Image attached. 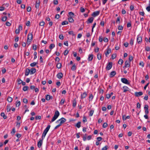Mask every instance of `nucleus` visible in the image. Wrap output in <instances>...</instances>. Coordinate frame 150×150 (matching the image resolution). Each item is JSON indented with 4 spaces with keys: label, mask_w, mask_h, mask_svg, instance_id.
Returning <instances> with one entry per match:
<instances>
[{
    "label": "nucleus",
    "mask_w": 150,
    "mask_h": 150,
    "mask_svg": "<svg viewBox=\"0 0 150 150\" xmlns=\"http://www.w3.org/2000/svg\"><path fill=\"white\" fill-rule=\"evenodd\" d=\"M130 62L129 61H126L125 62V66L123 67H129L130 66L129 64Z\"/></svg>",
    "instance_id": "dca6fc26"
},
{
    "label": "nucleus",
    "mask_w": 150,
    "mask_h": 150,
    "mask_svg": "<svg viewBox=\"0 0 150 150\" xmlns=\"http://www.w3.org/2000/svg\"><path fill=\"white\" fill-rule=\"evenodd\" d=\"M135 96L136 97H139L143 95V93L142 92H135L134 94Z\"/></svg>",
    "instance_id": "9d476101"
},
{
    "label": "nucleus",
    "mask_w": 150,
    "mask_h": 150,
    "mask_svg": "<svg viewBox=\"0 0 150 150\" xmlns=\"http://www.w3.org/2000/svg\"><path fill=\"white\" fill-rule=\"evenodd\" d=\"M63 75L62 73H59L57 75V76L59 79H61L63 77Z\"/></svg>",
    "instance_id": "f8f14e48"
},
{
    "label": "nucleus",
    "mask_w": 150,
    "mask_h": 150,
    "mask_svg": "<svg viewBox=\"0 0 150 150\" xmlns=\"http://www.w3.org/2000/svg\"><path fill=\"white\" fill-rule=\"evenodd\" d=\"M76 69V65L74 64L71 67V69L73 71H74Z\"/></svg>",
    "instance_id": "f704fd0d"
},
{
    "label": "nucleus",
    "mask_w": 150,
    "mask_h": 150,
    "mask_svg": "<svg viewBox=\"0 0 150 150\" xmlns=\"http://www.w3.org/2000/svg\"><path fill=\"white\" fill-rule=\"evenodd\" d=\"M68 33L70 35H72L73 36H75V35L73 31H69L68 32Z\"/></svg>",
    "instance_id": "2f4dec72"
},
{
    "label": "nucleus",
    "mask_w": 150,
    "mask_h": 150,
    "mask_svg": "<svg viewBox=\"0 0 150 150\" xmlns=\"http://www.w3.org/2000/svg\"><path fill=\"white\" fill-rule=\"evenodd\" d=\"M131 26V23L130 22L129 23H128L127 24V28H129Z\"/></svg>",
    "instance_id": "69168bd1"
},
{
    "label": "nucleus",
    "mask_w": 150,
    "mask_h": 150,
    "mask_svg": "<svg viewBox=\"0 0 150 150\" xmlns=\"http://www.w3.org/2000/svg\"><path fill=\"white\" fill-rule=\"evenodd\" d=\"M65 101L64 98H62L60 101V104L61 105H62L64 103Z\"/></svg>",
    "instance_id": "473e14b6"
},
{
    "label": "nucleus",
    "mask_w": 150,
    "mask_h": 150,
    "mask_svg": "<svg viewBox=\"0 0 150 150\" xmlns=\"http://www.w3.org/2000/svg\"><path fill=\"white\" fill-rule=\"evenodd\" d=\"M52 98V96H51L50 95H47L45 97V99L47 100H49L50 99Z\"/></svg>",
    "instance_id": "412c9836"
},
{
    "label": "nucleus",
    "mask_w": 150,
    "mask_h": 150,
    "mask_svg": "<svg viewBox=\"0 0 150 150\" xmlns=\"http://www.w3.org/2000/svg\"><path fill=\"white\" fill-rule=\"evenodd\" d=\"M1 115L5 119L7 118V116L5 115L4 112H1Z\"/></svg>",
    "instance_id": "bb28decb"
},
{
    "label": "nucleus",
    "mask_w": 150,
    "mask_h": 150,
    "mask_svg": "<svg viewBox=\"0 0 150 150\" xmlns=\"http://www.w3.org/2000/svg\"><path fill=\"white\" fill-rule=\"evenodd\" d=\"M17 103L16 105V107L19 106L21 104V102L20 101H17L16 102Z\"/></svg>",
    "instance_id": "6e6d98bb"
},
{
    "label": "nucleus",
    "mask_w": 150,
    "mask_h": 150,
    "mask_svg": "<svg viewBox=\"0 0 150 150\" xmlns=\"http://www.w3.org/2000/svg\"><path fill=\"white\" fill-rule=\"evenodd\" d=\"M23 101L24 103L27 104L28 103V101L27 99L24 98L23 99Z\"/></svg>",
    "instance_id": "79ce46f5"
},
{
    "label": "nucleus",
    "mask_w": 150,
    "mask_h": 150,
    "mask_svg": "<svg viewBox=\"0 0 150 150\" xmlns=\"http://www.w3.org/2000/svg\"><path fill=\"white\" fill-rule=\"evenodd\" d=\"M108 126V124L106 123H104L103 125V128H106Z\"/></svg>",
    "instance_id": "5fc2aeb1"
},
{
    "label": "nucleus",
    "mask_w": 150,
    "mask_h": 150,
    "mask_svg": "<svg viewBox=\"0 0 150 150\" xmlns=\"http://www.w3.org/2000/svg\"><path fill=\"white\" fill-rule=\"evenodd\" d=\"M142 41V37L140 35L137 36V41L138 43L140 44L141 43Z\"/></svg>",
    "instance_id": "423d86ee"
},
{
    "label": "nucleus",
    "mask_w": 150,
    "mask_h": 150,
    "mask_svg": "<svg viewBox=\"0 0 150 150\" xmlns=\"http://www.w3.org/2000/svg\"><path fill=\"white\" fill-rule=\"evenodd\" d=\"M123 92H126L129 91V88L126 86H124L123 87Z\"/></svg>",
    "instance_id": "aec40b11"
},
{
    "label": "nucleus",
    "mask_w": 150,
    "mask_h": 150,
    "mask_svg": "<svg viewBox=\"0 0 150 150\" xmlns=\"http://www.w3.org/2000/svg\"><path fill=\"white\" fill-rule=\"evenodd\" d=\"M108 147V146H106L102 148L101 150H107Z\"/></svg>",
    "instance_id": "864d4df0"
},
{
    "label": "nucleus",
    "mask_w": 150,
    "mask_h": 150,
    "mask_svg": "<svg viewBox=\"0 0 150 150\" xmlns=\"http://www.w3.org/2000/svg\"><path fill=\"white\" fill-rule=\"evenodd\" d=\"M97 57L98 59H100L101 58V54H100L98 53L97 55Z\"/></svg>",
    "instance_id": "4c0bfd02"
},
{
    "label": "nucleus",
    "mask_w": 150,
    "mask_h": 150,
    "mask_svg": "<svg viewBox=\"0 0 150 150\" xmlns=\"http://www.w3.org/2000/svg\"><path fill=\"white\" fill-rule=\"evenodd\" d=\"M116 57V54H113L112 55L111 58L112 59H114Z\"/></svg>",
    "instance_id": "37998d69"
},
{
    "label": "nucleus",
    "mask_w": 150,
    "mask_h": 150,
    "mask_svg": "<svg viewBox=\"0 0 150 150\" xmlns=\"http://www.w3.org/2000/svg\"><path fill=\"white\" fill-rule=\"evenodd\" d=\"M94 18L93 17H91L90 18H89L88 19L87 21H86V23L87 24H89L90 23H91L93 22V20Z\"/></svg>",
    "instance_id": "1a4fd4ad"
},
{
    "label": "nucleus",
    "mask_w": 150,
    "mask_h": 150,
    "mask_svg": "<svg viewBox=\"0 0 150 150\" xmlns=\"http://www.w3.org/2000/svg\"><path fill=\"white\" fill-rule=\"evenodd\" d=\"M43 139H41L40 140V141L38 142V148H40L42 146V142Z\"/></svg>",
    "instance_id": "6e6552de"
},
{
    "label": "nucleus",
    "mask_w": 150,
    "mask_h": 150,
    "mask_svg": "<svg viewBox=\"0 0 150 150\" xmlns=\"http://www.w3.org/2000/svg\"><path fill=\"white\" fill-rule=\"evenodd\" d=\"M87 121V120L86 119V117L85 116L83 115V119L82 122L83 123H85V122Z\"/></svg>",
    "instance_id": "c85d7f7f"
},
{
    "label": "nucleus",
    "mask_w": 150,
    "mask_h": 150,
    "mask_svg": "<svg viewBox=\"0 0 150 150\" xmlns=\"http://www.w3.org/2000/svg\"><path fill=\"white\" fill-rule=\"evenodd\" d=\"M100 12V11H95L91 15L93 17H95L96 16H98V15H99Z\"/></svg>",
    "instance_id": "0eeeda50"
},
{
    "label": "nucleus",
    "mask_w": 150,
    "mask_h": 150,
    "mask_svg": "<svg viewBox=\"0 0 150 150\" xmlns=\"http://www.w3.org/2000/svg\"><path fill=\"white\" fill-rule=\"evenodd\" d=\"M81 122H79L77 123L75 126L79 128L81 127Z\"/></svg>",
    "instance_id": "393cba45"
},
{
    "label": "nucleus",
    "mask_w": 150,
    "mask_h": 150,
    "mask_svg": "<svg viewBox=\"0 0 150 150\" xmlns=\"http://www.w3.org/2000/svg\"><path fill=\"white\" fill-rule=\"evenodd\" d=\"M116 74V72L115 71H112L110 74V78L113 77Z\"/></svg>",
    "instance_id": "ddd939ff"
},
{
    "label": "nucleus",
    "mask_w": 150,
    "mask_h": 150,
    "mask_svg": "<svg viewBox=\"0 0 150 150\" xmlns=\"http://www.w3.org/2000/svg\"><path fill=\"white\" fill-rule=\"evenodd\" d=\"M94 112V111L93 110H91L89 112V115L90 116H92Z\"/></svg>",
    "instance_id": "a19ab883"
},
{
    "label": "nucleus",
    "mask_w": 150,
    "mask_h": 150,
    "mask_svg": "<svg viewBox=\"0 0 150 150\" xmlns=\"http://www.w3.org/2000/svg\"><path fill=\"white\" fill-rule=\"evenodd\" d=\"M93 55L92 54H89L88 55V60L89 61H91L93 58Z\"/></svg>",
    "instance_id": "a211bd4d"
},
{
    "label": "nucleus",
    "mask_w": 150,
    "mask_h": 150,
    "mask_svg": "<svg viewBox=\"0 0 150 150\" xmlns=\"http://www.w3.org/2000/svg\"><path fill=\"white\" fill-rule=\"evenodd\" d=\"M59 38L60 39L62 40L64 39V36L62 34H60L59 35Z\"/></svg>",
    "instance_id": "13d9d810"
},
{
    "label": "nucleus",
    "mask_w": 150,
    "mask_h": 150,
    "mask_svg": "<svg viewBox=\"0 0 150 150\" xmlns=\"http://www.w3.org/2000/svg\"><path fill=\"white\" fill-rule=\"evenodd\" d=\"M32 40H30L27 39L26 42L27 44L28 45H29L30 44V42Z\"/></svg>",
    "instance_id": "052dcab7"
},
{
    "label": "nucleus",
    "mask_w": 150,
    "mask_h": 150,
    "mask_svg": "<svg viewBox=\"0 0 150 150\" xmlns=\"http://www.w3.org/2000/svg\"><path fill=\"white\" fill-rule=\"evenodd\" d=\"M11 109V108H10V107L9 105H7V112H9Z\"/></svg>",
    "instance_id": "ea45409f"
},
{
    "label": "nucleus",
    "mask_w": 150,
    "mask_h": 150,
    "mask_svg": "<svg viewBox=\"0 0 150 150\" xmlns=\"http://www.w3.org/2000/svg\"><path fill=\"white\" fill-rule=\"evenodd\" d=\"M55 47V45L54 44H51L49 46V48L50 49L52 50Z\"/></svg>",
    "instance_id": "72a5a7b5"
},
{
    "label": "nucleus",
    "mask_w": 150,
    "mask_h": 150,
    "mask_svg": "<svg viewBox=\"0 0 150 150\" xmlns=\"http://www.w3.org/2000/svg\"><path fill=\"white\" fill-rule=\"evenodd\" d=\"M68 19L69 20V21L70 23H73L74 22V20L72 18V17H69L68 18Z\"/></svg>",
    "instance_id": "b1692460"
},
{
    "label": "nucleus",
    "mask_w": 150,
    "mask_h": 150,
    "mask_svg": "<svg viewBox=\"0 0 150 150\" xmlns=\"http://www.w3.org/2000/svg\"><path fill=\"white\" fill-rule=\"evenodd\" d=\"M62 66V65L60 63H57L56 67L58 69H60L61 68Z\"/></svg>",
    "instance_id": "7c9ffc66"
},
{
    "label": "nucleus",
    "mask_w": 150,
    "mask_h": 150,
    "mask_svg": "<svg viewBox=\"0 0 150 150\" xmlns=\"http://www.w3.org/2000/svg\"><path fill=\"white\" fill-rule=\"evenodd\" d=\"M77 103L76 100V98H75L73 101V106L75 107Z\"/></svg>",
    "instance_id": "4be33fe9"
},
{
    "label": "nucleus",
    "mask_w": 150,
    "mask_h": 150,
    "mask_svg": "<svg viewBox=\"0 0 150 150\" xmlns=\"http://www.w3.org/2000/svg\"><path fill=\"white\" fill-rule=\"evenodd\" d=\"M7 17L6 16H5L4 17H3L2 19H1V20L2 21H6V19H7Z\"/></svg>",
    "instance_id": "c03bdc74"
},
{
    "label": "nucleus",
    "mask_w": 150,
    "mask_h": 150,
    "mask_svg": "<svg viewBox=\"0 0 150 150\" xmlns=\"http://www.w3.org/2000/svg\"><path fill=\"white\" fill-rule=\"evenodd\" d=\"M118 29L119 30H123V28L122 25H119L118 27Z\"/></svg>",
    "instance_id": "a18cd8bd"
},
{
    "label": "nucleus",
    "mask_w": 150,
    "mask_h": 150,
    "mask_svg": "<svg viewBox=\"0 0 150 150\" xmlns=\"http://www.w3.org/2000/svg\"><path fill=\"white\" fill-rule=\"evenodd\" d=\"M41 119V116H36L35 117V119L36 120H40Z\"/></svg>",
    "instance_id": "3c124183"
},
{
    "label": "nucleus",
    "mask_w": 150,
    "mask_h": 150,
    "mask_svg": "<svg viewBox=\"0 0 150 150\" xmlns=\"http://www.w3.org/2000/svg\"><path fill=\"white\" fill-rule=\"evenodd\" d=\"M7 101L9 102H11L12 101V98L10 97H8L7 99Z\"/></svg>",
    "instance_id": "e433bc0d"
},
{
    "label": "nucleus",
    "mask_w": 150,
    "mask_h": 150,
    "mask_svg": "<svg viewBox=\"0 0 150 150\" xmlns=\"http://www.w3.org/2000/svg\"><path fill=\"white\" fill-rule=\"evenodd\" d=\"M33 49L34 50H36L37 49L36 45H33Z\"/></svg>",
    "instance_id": "603ef678"
},
{
    "label": "nucleus",
    "mask_w": 150,
    "mask_h": 150,
    "mask_svg": "<svg viewBox=\"0 0 150 150\" xmlns=\"http://www.w3.org/2000/svg\"><path fill=\"white\" fill-rule=\"evenodd\" d=\"M130 9L131 11H133L134 9V6L133 5H131L130 7Z\"/></svg>",
    "instance_id": "49530a36"
},
{
    "label": "nucleus",
    "mask_w": 150,
    "mask_h": 150,
    "mask_svg": "<svg viewBox=\"0 0 150 150\" xmlns=\"http://www.w3.org/2000/svg\"><path fill=\"white\" fill-rule=\"evenodd\" d=\"M66 120L65 118L62 117L56 121V123H59V124L61 126L66 121Z\"/></svg>",
    "instance_id": "7ed1b4c3"
},
{
    "label": "nucleus",
    "mask_w": 150,
    "mask_h": 150,
    "mask_svg": "<svg viewBox=\"0 0 150 150\" xmlns=\"http://www.w3.org/2000/svg\"><path fill=\"white\" fill-rule=\"evenodd\" d=\"M111 52V49H107L106 52L105 53V55L106 56L107 55L109 54Z\"/></svg>",
    "instance_id": "5701e85b"
},
{
    "label": "nucleus",
    "mask_w": 150,
    "mask_h": 150,
    "mask_svg": "<svg viewBox=\"0 0 150 150\" xmlns=\"http://www.w3.org/2000/svg\"><path fill=\"white\" fill-rule=\"evenodd\" d=\"M68 24V22L67 21H64L62 22V25H67Z\"/></svg>",
    "instance_id": "58836bf2"
},
{
    "label": "nucleus",
    "mask_w": 150,
    "mask_h": 150,
    "mask_svg": "<svg viewBox=\"0 0 150 150\" xmlns=\"http://www.w3.org/2000/svg\"><path fill=\"white\" fill-rule=\"evenodd\" d=\"M38 64V62H34L30 64V66L31 67H34L35 66Z\"/></svg>",
    "instance_id": "a878e982"
},
{
    "label": "nucleus",
    "mask_w": 150,
    "mask_h": 150,
    "mask_svg": "<svg viewBox=\"0 0 150 150\" xmlns=\"http://www.w3.org/2000/svg\"><path fill=\"white\" fill-rule=\"evenodd\" d=\"M6 26H9L11 25V24L8 22H7L6 23Z\"/></svg>",
    "instance_id": "338daca9"
},
{
    "label": "nucleus",
    "mask_w": 150,
    "mask_h": 150,
    "mask_svg": "<svg viewBox=\"0 0 150 150\" xmlns=\"http://www.w3.org/2000/svg\"><path fill=\"white\" fill-rule=\"evenodd\" d=\"M40 1L39 0H37L36 2L35 7L37 8H39L40 6Z\"/></svg>",
    "instance_id": "f3484780"
},
{
    "label": "nucleus",
    "mask_w": 150,
    "mask_h": 150,
    "mask_svg": "<svg viewBox=\"0 0 150 150\" xmlns=\"http://www.w3.org/2000/svg\"><path fill=\"white\" fill-rule=\"evenodd\" d=\"M68 52H69L67 50H65L64 52V55H66L68 53Z\"/></svg>",
    "instance_id": "e2e57ef3"
},
{
    "label": "nucleus",
    "mask_w": 150,
    "mask_h": 150,
    "mask_svg": "<svg viewBox=\"0 0 150 150\" xmlns=\"http://www.w3.org/2000/svg\"><path fill=\"white\" fill-rule=\"evenodd\" d=\"M87 94L86 92H84L83 94L81 95V98L83 99L86 97Z\"/></svg>",
    "instance_id": "6ab92c4d"
},
{
    "label": "nucleus",
    "mask_w": 150,
    "mask_h": 150,
    "mask_svg": "<svg viewBox=\"0 0 150 150\" xmlns=\"http://www.w3.org/2000/svg\"><path fill=\"white\" fill-rule=\"evenodd\" d=\"M30 74H32L35 73L36 72V69L35 68H32L30 69Z\"/></svg>",
    "instance_id": "9b49d317"
},
{
    "label": "nucleus",
    "mask_w": 150,
    "mask_h": 150,
    "mask_svg": "<svg viewBox=\"0 0 150 150\" xmlns=\"http://www.w3.org/2000/svg\"><path fill=\"white\" fill-rule=\"evenodd\" d=\"M27 39L32 40L33 39V34L32 33H29L28 35Z\"/></svg>",
    "instance_id": "4468645a"
},
{
    "label": "nucleus",
    "mask_w": 150,
    "mask_h": 150,
    "mask_svg": "<svg viewBox=\"0 0 150 150\" xmlns=\"http://www.w3.org/2000/svg\"><path fill=\"white\" fill-rule=\"evenodd\" d=\"M146 9L148 11H150V6H149L147 7H146Z\"/></svg>",
    "instance_id": "774afa93"
},
{
    "label": "nucleus",
    "mask_w": 150,
    "mask_h": 150,
    "mask_svg": "<svg viewBox=\"0 0 150 150\" xmlns=\"http://www.w3.org/2000/svg\"><path fill=\"white\" fill-rule=\"evenodd\" d=\"M22 82V81L20 79H18L17 80V82L19 84H20Z\"/></svg>",
    "instance_id": "de8ad7c7"
},
{
    "label": "nucleus",
    "mask_w": 150,
    "mask_h": 150,
    "mask_svg": "<svg viewBox=\"0 0 150 150\" xmlns=\"http://www.w3.org/2000/svg\"><path fill=\"white\" fill-rule=\"evenodd\" d=\"M30 69H29L27 68L25 70V76H28L29 73H30Z\"/></svg>",
    "instance_id": "2eb2a0df"
},
{
    "label": "nucleus",
    "mask_w": 150,
    "mask_h": 150,
    "mask_svg": "<svg viewBox=\"0 0 150 150\" xmlns=\"http://www.w3.org/2000/svg\"><path fill=\"white\" fill-rule=\"evenodd\" d=\"M59 115V112L58 110L55 111L54 116L51 120V122H52L54 121L58 117Z\"/></svg>",
    "instance_id": "f03ea898"
},
{
    "label": "nucleus",
    "mask_w": 150,
    "mask_h": 150,
    "mask_svg": "<svg viewBox=\"0 0 150 150\" xmlns=\"http://www.w3.org/2000/svg\"><path fill=\"white\" fill-rule=\"evenodd\" d=\"M134 40L132 38L131 39L130 44L131 45H133Z\"/></svg>",
    "instance_id": "bf43d9fd"
},
{
    "label": "nucleus",
    "mask_w": 150,
    "mask_h": 150,
    "mask_svg": "<svg viewBox=\"0 0 150 150\" xmlns=\"http://www.w3.org/2000/svg\"><path fill=\"white\" fill-rule=\"evenodd\" d=\"M121 81L124 83L127 84H130L129 82L127 79L125 78H122L121 79Z\"/></svg>",
    "instance_id": "20e7f679"
},
{
    "label": "nucleus",
    "mask_w": 150,
    "mask_h": 150,
    "mask_svg": "<svg viewBox=\"0 0 150 150\" xmlns=\"http://www.w3.org/2000/svg\"><path fill=\"white\" fill-rule=\"evenodd\" d=\"M69 16V17H73L74 16V14L72 12H70L68 13Z\"/></svg>",
    "instance_id": "cd10ccee"
},
{
    "label": "nucleus",
    "mask_w": 150,
    "mask_h": 150,
    "mask_svg": "<svg viewBox=\"0 0 150 150\" xmlns=\"http://www.w3.org/2000/svg\"><path fill=\"white\" fill-rule=\"evenodd\" d=\"M53 3L54 5H57L58 4V1L57 0H54L53 1Z\"/></svg>",
    "instance_id": "680f3d73"
},
{
    "label": "nucleus",
    "mask_w": 150,
    "mask_h": 150,
    "mask_svg": "<svg viewBox=\"0 0 150 150\" xmlns=\"http://www.w3.org/2000/svg\"><path fill=\"white\" fill-rule=\"evenodd\" d=\"M120 17H118L117 18V20H116V23H120Z\"/></svg>",
    "instance_id": "09e8293b"
},
{
    "label": "nucleus",
    "mask_w": 150,
    "mask_h": 150,
    "mask_svg": "<svg viewBox=\"0 0 150 150\" xmlns=\"http://www.w3.org/2000/svg\"><path fill=\"white\" fill-rule=\"evenodd\" d=\"M34 59H35L37 58V53L36 52H35L34 53Z\"/></svg>",
    "instance_id": "4d7b16f0"
},
{
    "label": "nucleus",
    "mask_w": 150,
    "mask_h": 150,
    "mask_svg": "<svg viewBox=\"0 0 150 150\" xmlns=\"http://www.w3.org/2000/svg\"><path fill=\"white\" fill-rule=\"evenodd\" d=\"M29 88V87L28 86H24L23 88V90L24 91H26Z\"/></svg>",
    "instance_id": "c756f323"
},
{
    "label": "nucleus",
    "mask_w": 150,
    "mask_h": 150,
    "mask_svg": "<svg viewBox=\"0 0 150 150\" xmlns=\"http://www.w3.org/2000/svg\"><path fill=\"white\" fill-rule=\"evenodd\" d=\"M85 10L84 8H83L82 7H81L80 8V11L81 12H85Z\"/></svg>",
    "instance_id": "0e129e2a"
},
{
    "label": "nucleus",
    "mask_w": 150,
    "mask_h": 150,
    "mask_svg": "<svg viewBox=\"0 0 150 150\" xmlns=\"http://www.w3.org/2000/svg\"><path fill=\"white\" fill-rule=\"evenodd\" d=\"M118 63L120 64H122L123 63V60L122 59H120L118 62Z\"/></svg>",
    "instance_id": "8fccbe9b"
},
{
    "label": "nucleus",
    "mask_w": 150,
    "mask_h": 150,
    "mask_svg": "<svg viewBox=\"0 0 150 150\" xmlns=\"http://www.w3.org/2000/svg\"><path fill=\"white\" fill-rule=\"evenodd\" d=\"M112 62H109L107 64L106 67V69L107 70L110 69L112 67Z\"/></svg>",
    "instance_id": "39448f33"
},
{
    "label": "nucleus",
    "mask_w": 150,
    "mask_h": 150,
    "mask_svg": "<svg viewBox=\"0 0 150 150\" xmlns=\"http://www.w3.org/2000/svg\"><path fill=\"white\" fill-rule=\"evenodd\" d=\"M93 98V94H91L89 96V101H91L92 100Z\"/></svg>",
    "instance_id": "c9c22d12"
},
{
    "label": "nucleus",
    "mask_w": 150,
    "mask_h": 150,
    "mask_svg": "<svg viewBox=\"0 0 150 150\" xmlns=\"http://www.w3.org/2000/svg\"><path fill=\"white\" fill-rule=\"evenodd\" d=\"M50 125H48L47 126L46 128L44 130L43 133L42 134V139H44L45 137V136L48 131L50 128Z\"/></svg>",
    "instance_id": "f257e3e1"
}]
</instances>
